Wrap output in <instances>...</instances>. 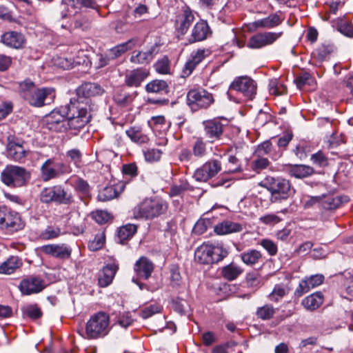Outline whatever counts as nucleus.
I'll return each mask as SVG.
<instances>
[{
  "label": "nucleus",
  "instance_id": "57",
  "mask_svg": "<svg viewBox=\"0 0 353 353\" xmlns=\"http://www.w3.org/2000/svg\"><path fill=\"white\" fill-rule=\"evenodd\" d=\"M122 173L125 178L133 179L138 175V168L136 163L124 164L122 166Z\"/></svg>",
  "mask_w": 353,
  "mask_h": 353
},
{
  "label": "nucleus",
  "instance_id": "54",
  "mask_svg": "<svg viewBox=\"0 0 353 353\" xmlns=\"http://www.w3.org/2000/svg\"><path fill=\"white\" fill-rule=\"evenodd\" d=\"M117 193L112 186H108L103 188L98 194V199L101 201H108L115 198Z\"/></svg>",
  "mask_w": 353,
  "mask_h": 353
},
{
  "label": "nucleus",
  "instance_id": "34",
  "mask_svg": "<svg viewBox=\"0 0 353 353\" xmlns=\"http://www.w3.org/2000/svg\"><path fill=\"white\" fill-rule=\"evenodd\" d=\"M313 168L305 165H290L288 168V174L294 178L303 179L311 176L314 173Z\"/></svg>",
  "mask_w": 353,
  "mask_h": 353
},
{
  "label": "nucleus",
  "instance_id": "29",
  "mask_svg": "<svg viewBox=\"0 0 353 353\" xmlns=\"http://www.w3.org/2000/svg\"><path fill=\"white\" fill-rule=\"evenodd\" d=\"M349 201L350 199L347 196H323L321 207L325 210H333L340 208L344 203H347Z\"/></svg>",
  "mask_w": 353,
  "mask_h": 353
},
{
  "label": "nucleus",
  "instance_id": "51",
  "mask_svg": "<svg viewBox=\"0 0 353 353\" xmlns=\"http://www.w3.org/2000/svg\"><path fill=\"white\" fill-rule=\"evenodd\" d=\"M82 157L83 154L79 149H72L66 152V157L68 158L70 162H72L78 168L83 165Z\"/></svg>",
  "mask_w": 353,
  "mask_h": 353
},
{
  "label": "nucleus",
  "instance_id": "53",
  "mask_svg": "<svg viewBox=\"0 0 353 353\" xmlns=\"http://www.w3.org/2000/svg\"><path fill=\"white\" fill-rule=\"evenodd\" d=\"M23 313L32 319H37L41 317L43 313L41 308L37 304L28 305L23 308Z\"/></svg>",
  "mask_w": 353,
  "mask_h": 353
},
{
  "label": "nucleus",
  "instance_id": "6",
  "mask_svg": "<svg viewBox=\"0 0 353 353\" xmlns=\"http://www.w3.org/2000/svg\"><path fill=\"white\" fill-rule=\"evenodd\" d=\"M110 316L103 312L92 315L86 323L83 336L87 339H97L106 336L110 331Z\"/></svg>",
  "mask_w": 353,
  "mask_h": 353
},
{
  "label": "nucleus",
  "instance_id": "25",
  "mask_svg": "<svg viewBox=\"0 0 353 353\" xmlns=\"http://www.w3.org/2000/svg\"><path fill=\"white\" fill-rule=\"evenodd\" d=\"M211 34V31L208 23L205 21L201 20L193 27L191 35L189 38V42L193 43L198 41H202L207 39Z\"/></svg>",
  "mask_w": 353,
  "mask_h": 353
},
{
  "label": "nucleus",
  "instance_id": "4",
  "mask_svg": "<svg viewBox=\"0 0 353 353\" xmlns=\"http://www.w3.org/2000/svg\"><path fill=\"white\" fill-rule=\"evenodd\" d=\"M261 185L270 192V201L272 203L287 200L294 193V190L290 182L283 178L267 176L262 181Z\"/></svg>",
  "mask_w": 353,
  "mask_h": 353
},
{
  "label": "nucleus",
  "instance_id": "18",
  "mask_svg": "<svg viewBox=\"0 0 353 353\" xmlns=\"http://www.w3.org/2000/svg\"><path fill=\"white\" fill-rule=\"evenodd\" d=\"M323 281L324 276L323 274H315L305 277L301 281L298 287L296 288L294 295L297 297H300L308 292L311 289L322 284Z\"/></svg>",
  "mask_w": 353,
  "mask_h": 353
},
{
  "label": "nucleus",
  "instance_id": "47",
  "mask_svg": "<svg viewBox=\"0 0 353 353\" xmlns=\"http://www.w3.org/2000/svg\"><path fill=\"white\" fill-rule=\"evenodd\" d=\"M193 155L201 159L208 154L207 143L201 137L196 138L192 148Z\"/></svg>",
  "mask_w": 353,
  "mask_h": 353
},
{
  "label": "nucleus",
  "instance_id": "62",
  "mask_svg": "<svg viewBox=\"0 0 353 353\" xmlns=\"http://www.w3.org/2000/svg\"><path fill=\"white\" fill-rule=\"evenodd\" d=\"M259 244L268 252L270 256H275L277 253V245L272 240L264 239H262Z\"/></svg>",
  "mask_w": 353,
  "mask_h": 353
},
{
  "label": "nucleus",
  "instance_id": "8",
  "mask_svg": "<svg viewBox=\"0 0 353 353\" xmlns=\"http://www.w3.org/2000/svg\"><path fill=\"white\" fill-rule=\"evenodd\" d=\"M2 182L10 187L25 185L30 178V174L22 167L7 165L1 174Z\"/></svg>",
  "mask_w": 353,
  "mask_h": 353
},
{
  "label": "nucleus",
  "instance_id": "56",
  "mask_svg": "<svg viewBox=\"0 0 353 353\" xmlns=\"http://www.w3.org/2000/svg\"><path fill=\"white\" fill-rule=\"evenodd\" d=\"M161 310V307L158 304H152L145 307L140 311L139 315L143 319H148L152 315L159 313Z\"/></svg>",
  "mask_w": 353,
  "mask_h": 353
},
{
  "label": "nucleus",
  "instance_id": "64",
  "mask_svg": "<svg viewBox=\"0 0 353 353\" xmlns=\"http://www.w3.org/2000/svg\"><path fill=\"white\" fill-rule=\"evenodd\" d=\"M92 219L99 224H103L106 223L109 218V214L103 210H97L92 213Z\"/></svg>",
  "mask_w": 353,
  "mask_h": 353
},
{
  "label": "nucleus",
  "instance_id": "5",
  "mask_svg": "<svg viewBox=\"0 0 353 353\" xmlns=\"http://www.w3.org/2000/svg\"><path fill=\"white\" fill-rule=\"evenodd\" d=\"M228 255L223 246L203 243L194 252L195 261L200 264L211 265L222 261Z\"/></svg>",
  "mask_w": 353,
  "mask_h": 353
},
{
  "label": "nucleus",
  "instance_id": "27",
  "mask_svg": "<svg viewBox=\"0 0 353 353\" xmlns=\"http://www.w3.org/2000/svg\"><path fill=\"white\" fill-rule=\"evenodd\" d=\"M137 38H132L127 41L117 45L116 46L108 50L107 51V56L109 59H117L125 53L127 51L134 48L137 45Z\"/></svg>",
  "mask_w": 353,
  "mask_h": 353
},
{
  "label": "nucleus",
  "instance_id": "58",
  "mask_svg": "<svg viewBox=\"0 0 353 353\" xmlns=\"http://www.w3.org/2000/svg\"><path fill=\"white\" fill-rule=\"evenodd\" d=\"M81 62L79 59L75 60L71 58L59 57L57 61V65L64 70H69L74 65L80 64Z\"/></svg>",
  "mask_w": 353,
  "mask_h": 353
},
{
  "label": "nucleus",
  "instance_id": "3",
  "mask_svg": "<svg viewBox=\"0 0 353 353\" xmlns=\"http://www.w3.org/2000/svg\"><path fill=\"white\" fill-rule=\"evenodd\" d=\"M168 208V203L160 197L146 198L134 208L133 216L137 219H153L165 213Z\"/></svg>",
  "mask_w": 353,
  "mask_h": 353
},
{
  "label": "nucleus",
  "instance_id": "20",
  "mask_svg": "<svg viewBox=\"0 0 353 353\" xmlns=\"http://www.w3.org/2000/svg\"><path fill=\"white\" fill-rule=\"evenodd\" d=\"M1 42L9 48L21 49L25 46L26 39L19 32L8 31L1 35Z\"/></svg>",
  "mask_w": 353,
  "mask_h": 353
},
{
  "label": "nucleus",
  "instance_id": "26",
  "mask_svg": "<svg viewBox=\"0 0 353 353\" xmlns=\"http://www.w3.org/2000/svg\"><path fill=\"white\" fill-rule=\"evenodd\" d=\"M118 269V265L115 263L107 264L99 274V285L105 288L111 284Z\"/></svg>",
  "mask_w": 353,
  "mask_h": 353
},
{
  "label": "nucleus",
  "instance_id": "13",
  "mask_svg": "<svg viewBox=\"0 0 353 353\" xmlns=\"http://www.w3.org/2000/svg\"><path fill=\"white\" fill-rule=\"evenodd\" d=\"M283 35V32H261L250 37L247 47L250 49H261L272 45Z\"/></svg>",
  "mask_w": 353,
  "mask_h": 353
},
{
  "label": "nucleus",
  "instance_id": "60",
  "mask_svg": "<svg viewBox=\"0 0 353 353\" xmlns=\"http://www.w3.org/2000/svg\"><path fill=\"white\" fill-rule=\"evenodd\" d=\"M154 68L158 73L168 74L170 72V61L167 57H163L154 64Z\"/></svg>",
  "mask_w": 353,
  "mask_h": 353
},
{
  "label": "nucleus",
  "instance_id": "50",
  "mask_svg": "<svg viewBox=\"0 0 353 353\" xmlns=\"http://www.w3.org/2000/svg\"><path fill=\"white\" fill-rule=\"evenodd\" d=\"M168 88V84L165 81L163 80H154L148 83L145 86V90L148 92H161L166 91Z\"/></svg>",
  "mask_w": 353,
  "mask_h": 353
},
{
  "label": "nucleus",
  "instance_id": "63",
  "mask_svg": "<svg viewBox=\"0 0 353 353\" xmlns=\"http://www.w3.org/2000/svg\"><path fill=\"white\" fill-rule=\"evenodd\" d=\"M269 165V161L266 158L258 157L252 162V168L254 171H259Z\"/></svg>",
  "mask_w": 353,
  "mask_h": 353
},
{
  "label": "nucleus",
  "instance_id": "40",
  "mask_svg": "<svg viewBox=\"0 0 353 353\" xmlns=\"http://www.w3.org/2000/svg\"><path fill=\"white\" fill-rule=\"evenodd\" d=\"M100 92L101 88L96 83H87L83 84L78 89V94H81L84 97V99H81V98H79L78 100H80L81 101H85L86 100H89L90 103L92 104L91 100L89 98L92 96H94L96 94H99Z\"/></svg>",
  "mask_w": 353,
  "mask_h": 353
},
{
  "label": "nucleus",
  "instance_id": "10",
  "mask_svg": "<svg viewBox=\"0 0 353 353\" xmlns=\"http://www.w3.org/2000/svg\"><path fill=\"white\" fill-rule=\"evenodd\" d=\"M214 102L211 93L203 88L191 89L187 94V103L192 110L207 108Z\"/></svg>",
  "mask_w": 353,
  "mask_h": 353
},
{
  "label": "nucleus",
  "instance_id": "46",
  "mask_svg": "<svg viewBox=\"0 0 353 353\" xmlns=\"http://www.w3.org/2000/svg\"><path fill=\"white\" fill-rule=\"evenodd\" d=\"M70 183L74 190L79 192L81 194H86L90 191V185L88 183L83 179L77 176H71L70 179Z\"/></svg>",
  "mask_w": 353,
  "mask_h": 353
},
{
  "label": "nucleus",
  "instance_id": "17",
  "mask_svg": "<svg viewBox=\"0 0 353 353\" xmlns=\"http://www.w3.org/2000/svg\"><path fill=\"white\" fill-rule=\"evenodd\" d=\"M205 134L210 143L219 140L223 133L224 124L219 119H212L203 122Z\"/></svg>",
  "mask_w": 353,
  "mask_h": 353
},
{
  "label": "nucleus",
  "instance_id": "2",
  "mask_svg": "<svg viewBox=\"0 0 353 353\" xmlns=\"http://www.w3.org/2000/svg\"><path fill=\"white\" fill-rule=\"evenodd\" d=\"M65 108L68 128L77 130L83 128L90 121L92 112L95 110V105L91 104L89 100L71 101Z\"/></svg>",
  "mask_w": 353,
  "mask_h": 353
},
{
  "label": "nucleus",
  "instance_id": "59",
  "mask_svg": "<svg viewBox=\"0 0 353 353\" xmlns=\"http://www.w3.org/2000/svg\"><path fill=\"white\" fill-rule=\"evenodd\" d=\"M144 157L148 162H155L160 160L162 152L159 149H147L143 151Z\"/></svg>",
  "mask_w": 353,
  "mask_h": 353
},
{
  "label": "nucleus",
  "instance_id": "23",
  "mask_svg": "<svg viewBox=\"0 0 353 353\" xmlns=\"http://www.w3.org/2000/svg\"><path fill=\"white\" fill-rule=\"evenodd\" d=\"M194 20V16L189 8H186L183 12L176 17L175 28L178 33L185 34Z\"/></svg>",
  "mask_w": 353,
  "mask_h": 353
},
{
  "label": "nucleus",
  "instance_id": "7",
  "mask_svg": "<svg viewBox=\"0 0 353 353\" xmlns=\"http://www.w3.org/2000/svg\"><path fill=\"white\" fill-rule=\"evenodd\" d=\"M40 201L43 203L70 205L74 202L72 193L67 192L61 185L46 187L39 194Z\"/></svg>",
  "mask_w": 353,
  "mask_h": 353
},
{
  "label": "nucleus",
  "instance_id": "41",
  "mask_svg": "<svg viewBox=\"0 0 353 353\" xmlns=\"http://www.w3.org/2000/svg\"><path fill=\"white\" fill-rule=\"evenodd\" d=\"M137 227L134 224H127L119 228L117 236L121 244H125L137 232Z\"/></svg>",
  "mask_w": 353,
  "mask_h": 353
},
{
  "label": "nucleus",
  "instance_id": "31",
  "mask_svg": "<svg viewBox=\"0 0 353 353\" xmlns=\"http://www.w3.org/2000/svg\"><path fill=\"white\" fill-rule=\"evenodd\" d=\"M155 48L152 47L147 51L134 50L132 52L130 61L134 64H149L154 57Z\"/></svg>",
  "mask_w": 353,
  "mask_h": 353
},
{
  "label": "nucleus",
  "instance_id": "36",
  "mask_svg": "<svg viewBox=\"0 0 353 353\" xmlns=\"http://www.w3.org/2000/svg\"><path fill=\"white\" fill-rule=\"evenodd\" d=\"M332 26L345 37H353V25L345 18H337L332 21Z\"/></svg>",
  "mask_w": 353,
  "mask_h": 353
},
{
  "label": "nucleus",
  "instance_id": "1",
  "mask_svg": "<svg viewBox=\"0 0 353 353\" xmlns=\"http://www.w3.org/2000/svg\"><path fill=\"white\" fill-rule=\"evenodd\" d=\"M20 96L31 106L40 108L50 105L55 98V90L53 88H37L30 79H26L19 84Z\"/></svg>",
  "mask_w": 353,
  "mask_h": 353
},
{
  "label": "nucleus",
  "instance_id": "16",
  "mask_svg": "<svg viewBox=\"0 0 353 353\" xmlns=\"http://www.w3.org/2000/svg\"><path fill=\"white\" fill-rule=\"evenodd\" d=\"M61 6L62 17L66 18L75 15L83 7L95 8L96 3L94 0H63Z\"/></svg>",
  "mask_w": 353,
  "mask_h": 353
},
{
  "label": "nucleus",
  "instance_id": "32",
  "mask_svg": "<svg viewBox=\"0 0 353 353\" xmlns=\"http://www.w3.org/2000/svg\"><path fill=\"white\" fill-rule=\"evenodd\" d=\"M283 19L277 14H272L265 18L256 20L252 23V26L255 28H266L271 29L279 26Z\"/></svg>",
  "mask_w": 353,
  "mask_h": 353
},
{
  "label": "nucleus",
  "instance_id": "12",
  "mask_svg": "<svg viewBox=\"0 0 353 353\" xmlns=\"http://www.w3.org/2000/svg\"><path fill=\"white\" fill-rule=\"evenodd\" d=\"M222 164L218 159H209L201 167L196 169L193 177L196 181L206 182L209 179L216 176L221 170Z\"/></svg>",
  "mask_w": 353,
  "mask_h": 353
},
{
  "label": "nucleus",
  "instance_id": "22",
  "mask_svg": "<svg viewBox=\"0 0 353 353\" xmlns=\"http://www.w3.org/2000/svg\"><path fill=\"white\" fill-rule=\"evenodd\" d=\"M23 227L24 223L18 213L6 210L5 221H3L1 229L8 232H14L23 229Z\"/></svg>",
  "mask_w": 353,
  "mask_h": 353
},
{
  "label": "nucleus",
  "instance_id": "55",
  "mask_svg": "<svg viewBox=\"0 0 353 353\" xmlns=\"http://www.w3.org/2000/svg\"><path fill=\"white\" fill-rule=\"evenodd\" d=\"M256 314L258 318L263 320H268L273 316L274 314V309L270 305H265L259 307Z\"/></svg>",
  "mask_w": 353,
  "mask_h": 353
},
{
  "label": "nucleus",
  "instance_id": "61",
  "mask_svg": "<svg viewBox=\"0 0 353 353\" xmlns=\"http://www.w3.org/2000/svg\"><path fill=\"white\" fill-rule=\"evenodd\" d=\"M343 297L350 300H353V276L346 278L344 283Z\"/></svg>",
  "mask_w": 353,
  "mask_h": 353
},
{
  "label": "nucleus",
  "instance_id": "52",
  "mask_svg": "<svg viewBox=\"0 0 353 353\" xmlns=\"http://www.w3.org/2000/svg\"><path fill=\"white\" fill-rule=\"evenodd\" d=\"M61 234V230L58 227L48 225L40 234L41 239L49 240L58 237Z\"/></svg>",
  "mask_w": 353,
  "mask_h": 353
},
{
  "label": "nucleus",
  "instance_id": "24",
  "mask_svg": "<svg viewBox=\"0 0 353 353\" xmlns=\"http://www.w3.org/2000/svg\"><path fill=\"white\" fill-rule=\"evenodd\" d=\"M148 75V70L143 68L130 70L125 75V83L129 87L137 88Z\"/></svg>",
  "mask_w": 353,
  "mask_h": 353
},
{
  "label": "nucleus",
  "instance_id": "14",
  "mask_svg": "<svg viewBox=\"0 0 353 353\" xmlns=\"http://www.w3.org/2000/svg\"><path fill=\"white\" fill-rule=\"evenodd\" d=\"M210 54L211 51L207 48H199L192 51L181 70V77L190 76L199 64Z\"/></svg>",
  "mask_w": 353,
  "mask_h": 353
},
{
  "label": "nucleus",
  "instance_id": "42",
  "mask_svg": "<svg viewBox=\"0 0 353 353\" xmlns=\"http://www.w3.org/2000/svg\"><path fill=\"white\" fill-rule=\"evenodd\" d=\"M334 49L335 48L332 43H323L312 52V56L319 61H323L329 57Z\"/></svg>",
  "mask_w": 353,
  "mask_h": 353
},
{
  "label": "nucleus",
  "instance_id": "19",
  "mask_svg": "<svg viewBox=\"0 0 353 353\" xmlns=\"http://www.w3.org/2000/svg\"><path fill=\"white\" fill-rule=\"evenodd\" d=\"M40 250L45 254H48L59 259H68L72 252L71 249L65 244L45 245L40 248Z\"/></svg>",
  "mask_w": 353,
  "mask_h": 353
},
{
  "label": "nucleus",
  "instance_id": "39",
  "mask_svg": "<svg viewBox=\"0 0 353 353\" xmlns=\"http://www.w3.org/2000/svg\"><path fill=\"white\" fill-rule=\"evenodd\" d=\"M21 265V260L18 256H12L0 265V274H11Z\"/></svg>",
  "mask_w": 353,
  "mask_h": 353
},
{
  "label": "nucleus",
  "instance_id": "38",
  "mask_svg": "<svg viewBox=\"0 0 353 353\" xmlns=\"http://www.w3.org/2000/svg\"><path fill=\"white\" fill-rule=\"evenodd\" d=\"M242 227L240 224L230 221H225L214 227V232L219 235L228 234L232 232L241 231Z\"/></svg>",
  "mask_w": 353,
  "mask_h": 353
},
{
  "label": "nucleus",
  "instance_id": "37",
  "mask_svg": "<svg viewBox=\"0 0 353 353\" xmlns=\"http://www.w3.org/2000/svg\"><path fill=\"white\" fill-rule=\"evenodd\" d=\"M242 262L249 266H253L263 259L262 253L256 249H249L240 254Z\"/></svg>",
  "mask_w": 353,
  "mask_h": 353
},
{
  "label": "nucleus",
  "instance_id": "11",
  "mask_svg": "<svg viewBox=\"0 0 353 353\" xmlns=\"http://www.w3.org/2000/svg\"><path fill=\"white\" fill-rule=\"evenodd\" d=\"M66 108L55 109L45 117L44 121L48 130L54 132H64L68 128Z\"/></svg>",
  "mask_w": 353,
  "mask_h": 353
},
{
  "label": "nucleus",
  "instance_id": "28",
  "mask_svg": "<svg viewBox=\"0 0 353 353\" xmlns=\"http://www.w3.org/2000/svg\"><path fill=\"white\" fill-rule=\"evenodd\" d=\"M137 275L143 279H148L154 270L152 263L146 257H141L134 265Z\"/></svg>",
  "mask_w": 353,
  "mask_h": 353
},
{
  "label": "nucleus",
  "instance_id": "49",
  "mask_svg": "<svg viewBox=\"0 0 353 353\" xmlns=\"http://www.w3.org/2000/svg\"><path fill=\"white\" fill-rule=\"evenodd\" d=\"M269 92L273 95H282L287 93V88L277 79H273L269 82Z\"/></svg>",
  "mask_w": 353,
  "mask_h": 353
},
{
  "label": "nucleus",
  "instance_id": "9",
  "mask_svg": "<svg viewBox=\"0 0 353 353\" xmlns=\"http://www.w3.org/2000/svg\"><path fill=\"white\" fill-rule=\"evenodd\" d=\"M40 170L42 180L46 182L70 173L72 169L65 163L56 162L54 158H50L42 164Z\"/></svg>",
  "mask_w": 353,
  "mask_h": 353
},
{
  "label": "nucleus",
  "instance_id": "45",
  "mask_svg": "<svg viewBox=\"0 0 353 353\" xmlns=\"http://www.w3.org/2000/svg\"><path fill=\"white\" fill-rule=\"evenodd\" d=\"M289 292V290L284 284H276L271 293L268 295V299L272 302H279Z\"/></svg>",
  "mask_w": 353,
  "mask_h": 353
},
{
  "label": "nucleus",
  "instance_id": "33",
  "mask_svg": "<svg viewBox=\"0 0 353 353\" xmlns=\"http://www.w3.org/2000/svg\"><path fill=\"white\" fill-rule=\"evenodd\" d=\"M323 294L317 292L305 297L301 301V305L307 310L314 311L323 304Z\"/></svg>",
  "mask_w": 353,
  "mask_h": 353
},
{
  "label": "nucleus",
  "instance_id": "35",
  "mask_svg": "<svg viewBox=\"0 0 353 353\" xmlns=\"http://www.w3.org/2000/svg\"><path fill=\"white\" fill-rule=\"evenodd\" d=\"M243 272V268L234 262L223 266L221 271L222 276L230 281L235 280Z\"/></svg>",
  "mask_w": 353,
  "mask_h": 353
},
{
  "label": "nucleus",
  "instance_id": "15",
  "mask_svg": "<svg viewBox=\"0 0 353 353\" xmlns=\"http://www.w3.org/2000/svg\"><path fill=\"white\" fill-rule=\"evenodd\" d=\"M230 90L241 93L248 99H252L256 94V83L248 77H241L232 83Z\"/></svg>",
  "mask_w": 353,
  "mask_h": 353
},
{
  "label": "nucleus",
  "instance_id": "48",
  "mask_svg": "<svg viewBox=\"0 0 353 353\" xmlns=\"http://www.w3.org/2000/svg\"><path fill=\"white\" fill-rule=\"evenodd\" d=\"M294 83L299 89H302L306 85L312 87L315 85L314 78L308 72H303L298 75L294 79Z\"/></svg>",
  "mask_w": 353,
  "mask_h": 353
},
{
  "label": "nucleus",
  "instance_id": "21",
  "mask_svg": "<svg viewBox=\"0 0 353 353\" xmlns=\"http://www.w3.org/2000/svg\"><path fill=\"white\" fill-rule=\"evenodd\" d=\"M45 288L43 281L37 277H29L21 281L19 289L23 294L30 295L41 292Z\"/></svg>",
  "mask_w": 353,
  "mask_h": 353
},
{
  "label": "nucleus",
  "instance_id": "43",
  "mask_svg": "<svg viewBox=\"0 0 353 353\" xmlns=\"http://www.w3.org/2000/svg\"><path fill=\"white\" fill-rule=\"evenodd\" d=\"M8 157L14 161H21L26 157V151L21 145L10 143L8 147Z\"/></svg>",
  "mask_w": 353,
  "mask_h": 353
},
{
  "label": "nucleus",
  "instance_id": "30",
  "mask_svg": "<svg viewBox=\"0 0 353 353\" xmlns=\"http://www.w3.org/2000/svg\"><path fill=\"white\" fill-rule=\"evenodd\" d=\"M125 134L134 143L139 145L146 144L150 141L148 134L140 126H131L125 130Z\"/></svg>",
  "mask_w": 353,
  "mask_h": 353
},
{
  "label": "nucleus",
  "instance_id": "44",
  "mask_svg": "<svg viewBox=\"0 0 353 353\" xmlns=\"http://www.w3.org/2000/svg\"><path fill=\"white\" fill-rule=\"evenodd\" d=\"M148 124L154 130L157 131L165 132L170 128V123L161 115L152 117Z\"/></svg>",
  "mask_w": 353,
  "mask_h": 353
}]
</instances>
